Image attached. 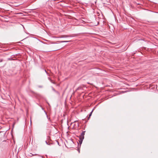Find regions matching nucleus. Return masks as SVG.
I'll use <instances>...</instances> for the list:
<instances>
[{
	"instance_id": "423d86ee",
	"label": "nucleus",
	"mask_w": 158,
	"mask_h": 158,
	"mask_svg": "<svg viewBox=\"0 0 158 158\" xmlns=\"http://www.w3.org/2000/svg\"><path fill=\"white\" fill-rule=\"evenodd\" d=\"M52 89L54 92L56 91L53 87H52Z\"/></svg>"
},
{
	"instance_id": "4468645a",
	"label": "nucleus",
	"mask_w": 158,
	"mask_h": 158,
	"mask_svg": "<svg viewBox=\"0 0 158 158\" xmlns=\"http://www.w3.org/2000/svg\"><path fill=\"white\" fill-rule=\"evenodd\" d=\"M58 49H56L55 50H58Z\"/></svg>"
},
{
	"instance_id": "7ed1b4c3",
	"label": "nucleus",
	"mask_w": 158,
	"mask_h": 158,
	"mask_svg": "<svg viewBox=\"0 0 158 158\" xmlns=\"http://www.w3.org/2000/svg\"><path fill=\"white\" fill-rule=\"evenodd\" d=\"M69 42V41H60V42L61 43H67V42Z\"/></svg>"
},
{
	"instance_id": "1a4fd4ad",
	"label": "nucleus",
	"mask_w": 158,
	"mask_h": 158,
	"mask_svg": "<svg viewBox=\"0 0 158 158\" xmlns=\"http://www.w3.org/2000/svg\"><path fill=\"white\" fill-rule=\"evenodd\" d=\"M46 144H47L48 145L49 144L48 143L47 141H46Z\"/></svg>"
},
{
	"instance_id": "39448f33",
	"label": "nucleus",
	"mask_w": 158,
	"mask_h": 158,
	"mask_svg": "<svg viewBox=\"0 0 158 158\" xmlns=\"http://www.w3.org/2000/svg\"><path fill=\"white\" fill-rule=\"evenodd\" d=\"M8 60H14V59L12 58H8L7 59Z\"/></svg>"
},
{
	"instance_id": "20e7f679",
	"label": "nucleus",
	"mask_w": 158,
	"mask_h": 158,
	"mask_svg": "<svg viewBox=\"0 0 158 158\" xmlns=\"http://www.w3.org/2000/svg\"><path fill=\"white\" fill-rule=\"evenodd\" d=\"M55 92L58 95H60V93L58 91H56V92Z\"/></svg>"
},
{
	"instance_id": "2eb2a0df",
	"label": "nucleus",
	"mask_w": 158,
	"mask_h": 158,
	"mask_svg": "<svg viewBox=\"0 0 158 158\" xmlns=\"http://www.w3.org/2000/svg\"><path fill=\"white\" fill-rule=\"evenodd\" d=\"M41 87V86H40V87Z\"/></svg>"
},
{
	"instance_id": "9d476101",
	"label": "nucleus",
	"mask_w": 158,
	"mask_h": 158,
	"mask_svg": "<svg viewBox=\"0 0 158 158\" xmlns=\"http://www.w3.org/2000/svg\"><path fill=\"white\" fill-rule=\"evenodd\" d=\"M44 71L46 73L48 74V73L45 69L44 70Z\"/></svg>"
},
{
	"instance_id": "6e6552de",
	"label": "nucleus",
	"mask_w": 158,
	"mask_h": 158,
	"mask_svg": "<svg viewBox=\"0 0 158 158\" xmlns=\"http://www.w3.org/2000/svg\"><path fill=\"white\" fill-rule=\"evenodd\" d=\"M33 155V154H31H31H30V156H32L33 155Z\"/></svg>"
},
{
	"instance_id": "f257e3e1",
	"label": "nucleus",
	"mask_w": 158,
	"mask_h": 158,
	"mask_svg": "<svg viewBox=\"0 0 158 158\" xmlns=\"http://www.w3.org/2000/svg\"><path fill=\"white\" fill-rule=\"evenodd\" d=\"M85 131H83L81 133L80 135L79 136V143L80 144L82 143L83 140L84 138V135L85 134Z\"/></svg>"
},
{
	"instance_id": "f03ea898",
	"label": "nucleus",
	"mask_w": 158,
	"mask_h": 158,
	"mask_svg": "<svg viewBox=\"0 0 158 158\" xmlns=\"http://www.w3.org/2000/svg\"><path fill=\"white\" fill-rule=\"evenodd\" d=\"M94 109H93L92 111H91V112L89 113V118L91 115H92V113L94 110Z\"/></svg>"
},
{
	"instance_id": "ddd939ff",
	"label": "nucleus",
	"mask_w": 158,
	"mask_h": 158,
	"mask_svg": "<svg viewBox=\"0 0 158 158\" xmlns=\"http://www.w3.org/2000/svg\"><path fill=\"white\" fill-rule=\"evenodd\" d=\"M77 121H74V122L75 123V122H77Z\"/></svg>"
},
{
	"instance_id": "f8f14e48",
	"label": "nucleus",
	"mask_w": 158,
	"mask_h": 158,
	"mask_svg": "<svg viewBox=\"0 0 158 158\" xmlns=\"http://www.w3.org/2000/svg\"><path fill=\"white\" fill-rule=\"evenodd\" d=\"M51 81H52V80L50 79V78H48Z\"/></svg>"
},
{
	"instance_id": "0eeeda50",
	"label": "nucleus",
	"mask_w": 158,
	"mask_h": 158,
	"mask_svg": "<svg viewBox=\"0 0 158 158\" xmlns=\"http://www.w3.org/2000/svg\"><path fill=\"white\" fill-rule=\"evenodd\" d=\"M3 61V60L2 59H0V62H2Z\"/></svg>"
},
{
	"instance_id": "9b49d317",
	"label": "nucleus",
	"mask_w": 158,
	"mask_h": 158,
	"mask_svg": "<svg viewBox=\"0 0 158 158\" xmlns=\"http://www.w3.org/2000/svg\"><path fill=\"white\" fill-rule=\"evenodd\" d=\"M79 89V88H78L76 90H78Z\"/></svg>"
}]
</instances>
